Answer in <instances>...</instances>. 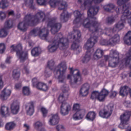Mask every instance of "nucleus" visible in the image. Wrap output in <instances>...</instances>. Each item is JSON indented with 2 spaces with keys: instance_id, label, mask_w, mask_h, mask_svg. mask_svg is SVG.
Returning a JSON list of instances; mask_svg holds the SVG:
<instances>
[{
  "instance_id": "39",
  "label": "nucleus",
  "mask_w": 131,
  "mask_h": 131,
  "mask_svg": "<svg viewBox=\"0 0 131 131\" xmlns=\"http://www.w3.org/2000/svg\"><path fill=\"white\" fill-rule=\"evenodd\" d=\"M101 95H103V96L106 98L109 95V91L105 89H103L100 92H99Z\"/></svg>"
},
{
  "instance_id": "55",
  "label": "nucleus",
  "mask_w": 131,
  "mask_h": 131,
  "mask_svg": "<svg viewBox=\"0 0 131 131\" xmlns=\"http://www.w3.org/2000/svg\"><path fill=\"white\" fill-rule=\"evenodd\" d=\"M14 15V11L12 10L8 12V16H13Z\"/></svg>"
},
{
  "instance_id": "53",
  "label": "nucleus",
  "mask_w": 131,
  "mask_h": 131,
  "mask_svg": "<svg viewBox=\"0 0 131 131\" xmlns=\"http://www.w3.org/2000/svg\"><path fill=\"white\" fill-rule=\"evenodd\" d=\"M6 63H7V64H10V63H11V57H8L7 58Z\"/></svg>"
},
{
  "instance_id": "32",
  "label": "nucleus",
  "mask_w": 131,
  "mask_h": 131,
  "mask_svg": "<svg viewBox=\"0 0 131 131\" xmlns=\"http://www.w3.org/2000/svg\"><path fill=\"white\" fill-rule=\"evenodd\" d=\"M23 93L25 96H28L30 94V90L29 88L27 86H25L23 89Z\"/></svg>"
},
{
  "instance_id": "6",
  "label": "nucleus",
  "mask_w": 131,
  "mask_h": 131,
  "mask_svg": "<svg viewBox=\"0 0 131 131\" xmlns=\"http://www.w3.org/2000/svg\"><path fill=\"white\" fill-rule=\"evenodd\" d=\"M22 45L19 43L17 45H12L10 47V50L11 52H16L17 57L20 60V62H24L25 60L28 59V53L27 51H22Z\"/></svg>"
},
{
  "instance_id": "57",
  "label": "nucleus",
  "mask_w": 131,
  "mask_h": 131,
  "mask_svg": "<svg viewBox=\"0 0 131 131\" xmlns=\"http://www.w3.org/2000/svg\"><path fill=\"white\" fill-rule=\"evenodd\" d=\"M1 68H5V64H2L1 65Z\"/></svg>"
},
{
  "instance_id": "49",
  "label": "nucleus",
  "mask_w": 131,
  "mask_h": 131,
  "mask_svg": "<svg viewBox=\"0 0 131 131\" xmlns=\"http://www.w3.org/2000/svg\"><path fill=\"white\" fill-rule=\"evenodd\" d=\"M37 83H38V80H37V78H34L32 79V84L33 86H36Z\"/></svg>"
},
{
  "instance_id": "5",
  "label": "nucleus",
  "mask_w": 131,
  "mask_h": 131,
  "mask_svg": "<svg viewBox=\"0 0 131 131\" xmlns=\"http://www.w3.org/2000/svg\"><path fill=\"white\" fill-rule=\"evenodd\" d=\"M67 70V65L65 61L59 63L54 70V75L55 77H58V82L63 83L66 81V76L65 73Z\"/></svg>"
},
{
  "instance_id": "25",
  "label": "nucleus",
  "mask_w": 131,
  "mask_h": 131,
  "mask_svg": "<svg viewBox=\"0 0 131 131\" xmlns=\"http://www.w3.org/2000/svg\"><path fill=\"white\" fill-rule=\"evenodd\" d=\"M41 49L38 47L34 48L31 51V55L33 57H37L40 54Z\"/></svg>"
},
{
  "instance_id": "37",
  "label": "nucleus",
  "mask_w": 131,
  "mask_h": 131,
  "mask_svg": "<svg viewBox=\"0 0 131 131\" xmlns=\"http://www.w3.org/2000/svg\"><path fill=\"white\" fill-rule=\"evenodd\" d=\"M51 74L52 72H51V70L49 69L48 68H46L45 72L44 73V76L46 78L50 77Z\"/></svg>"
},
{
  "instance_id": "48",
  "label": "nucleus",
  "mask_w": 131,
  "mask_h": 131,
  "mask_svg": "<svg viewBox=\"0 0 131 131\" xmlns=\"http://www.w3.org/2000/svg\"><path fill=\"white\" fill-rule=\"evenodd\" d=\"M6 17V13L1 11L0 12V19L1 20H4V19H5Z\"/></svg>"
},
{
  "instance_id": "17",
  "label": "nucleus",
  "mask_w": 131,
  "mask_h": 131,
  "mask_svg": "<svg viewBox=\"0 0 131 131\" xmlns=\"http://www.w3.org/2000/svg\"><path fill=\"white\" fill-rule=\"evenodd\" d=\"M104 55V51L101 49H98L93 54L94 60H99L103 57Z\"/></svg>"
},
{
  "instance_id": "2",
  "label": "nucleus",
  "mask_w": 131,
  "mask_h": 131,
  "mask_svg": "<svg viewBox=\"0 0 131 131\" xmlns=\"http://www.w3.org/2000/svg\"><path fill=\"white\" fill-rule=\"evenodd\" d=\"M119 53L116 50H112L110 51V55H104V60L108 61V66L112 68H115L117 66L125 65L128 66L131 70V48L129 52L126 54V58L123 60H119ZM131 77V71L129 74Z\"/></svg>"
},
{
  "instance_id": "23",
  "label": "nucleus",
  "mask_w": 131,
  "mask_h": 131,
  "mask_svg": "<svg viewBox=\"0 0 131 131\" xmlns=\"http://www.w3.org/2000/svg\"><path fill=\"white\" fill-rule=\"evenodd\" d=\"M0 114L2 116H7L9 114V107L5 105L2 106L0 111Z\"/></svg>"
},
{
  "instance_id": "45",
  "label": "nucleus",
  "mask_w": 131,
  "mask_h": 131,
  "mask_svg": "<svg viewBox=\"0 0 131 131\" xmlns=\"http://www.w3.org/2000/svg\"><path fill=\"white\" fill-rule=\"evenodd\" d=\"M23 72L26 74H29L30 73V71H29V68H28L27 66H25L23 69Z\"/></svg>"
},
{
  "instance_id": "35",
  "label": "nucleus",
  "mask_w": 131,
  "mask_h": 131,
  "mask_svg": "<svg viewBox=\"0 0 131 131\" xmlns=\"http://www.w3.org/2000/svg\"><path fill=\"white\" fill-rule=\"evenodd\" d=\"M105 99H106L105 96H104L103 94H101V93L99 92L97 100L99 101V102H104V101H105Z\"/></svg>"
},
{
  "instance_id": "12",
  "label": "nucleus",
  "mask_w": 131,
  "mask_h": 131,
  "mask_svg": "<svg viewBox=\"0 0 131 131\" xmlns=\"http://www.w3.org/2000/svg\"><path fill=\"white\" fill-rule=\"evenodd\" d=\"M111 114H112V110L109 109L107 107L99 112V116L102 118H108L111 116Z\"/></svg>"
},
{
  "instance_id": "19",
  "label": "nucleus",
  "mask_w": 131,
  "mask_h": 131,
  "mask_svg": "<svg viewBox=\"0 0 131 131\" xmlns=\"http://www.w3.org/2000/svg\"><path fill=\"white\" fill-rule=\"evenodd\" d=\"M124 41L126 45L131 46V31H129L124 37Z\"/></svg>"
},
{
  "instance_id": "27",
  "label": "nucleus",
  "mask_w": 131,
  "mask_h": 131,
  "mask_svg": "<svg viewBox=\"0 0 131 131\" xmlns=\"http://www.w3.org/2000/svg\"><path fill=\"white\" fill-rule=\"evenodd\" d=\"M74 35H72V36H73V38L76 40V41H78V39L80 38L81 36V34L80 31L78 30H75V29L74 28Z\"/></svg>"
},
{
  "instance_id": "28",
  "label": "nucleus",
  "mask_w": 131,
  "mask_h": 131,
  "mask_svg": "<svg viewBox=\"0 0 131 131\" xmlns=\"http://www.w3.org/2000/svg\"><path fill=\"white\" fill-rule=\"evenodd\" d=\"M16 126V124L14 122H10L7 123L5 125L6 129L7 130H12Z\"/></svg>"
},
{
  "instance_id": "29",
  "label": "nucleus",
  "mask_w": 131,
  "mask_h": 131,
  "mask_svg": "<svg viewBox=\"0 0 131 131\" xmlns=\"http://www.w3.org/2000/svg\"><path fill=\"white\" fill-rule=\"evenodd\" d=\"M12 76L15 80H17L20 77V70H14L12 74Z\"/></svg>"
},
{
  "instance_id": "31",
  "label": "nucleus",
  "mask_w": 131,
  "mask_h": 131,
  "mask_svg": "<svg viewBox=\"0 0 131 131\" xmlns=\"http://www.w3.org/2000/svg\"><path fill=\"white\" fill-rule=\"evenodd\" d=\"M100 45H102V46H110L111 45V42H110V39H102L100 40Z\"/></svg>"
},
{
  "instance_id": "50",
  "label": "nucleus",
  "mask_w": 131,
  "mask_h": 131,
  "mask_svg": "<svg viewBox=\"0 0 131 131\" xmlns=\"http://www.w3.org/2000/svg\"><path fill=\"white\" fill-rule=\"evenodd\" d=\"M117 95V92L116 91H112L110 94V97L112 98H115Z\"/></svg>"
},
{
  "instance_id": "41",
  "label": "nucleus",
  "mask_w": 131,
  "mask_h": 131,
  "mask_svg": "<svg viewBox=\"0 0 131 131\" xmlns=\"http://www.w3.org/2000/svg\"><path fill=\"white\" fill-rule=\"evenodd\" d=\"M6 50V46L4 43H0V54H3L5 50Z\"/></svg>"
},
{
  "instance_id": "9",
  "label": "nucleus",
  "mask_w": 131,
  "mask_h": 131,
  "mask_svg": "<svg viewBox=\"0 0 131 131\" xmlns=\"http://www.w3.org/2000/svg\"><path fill=\"white\" fill-rule=\"evenodd\" d=\"M70 70L71 74H73L74 75H68L67 79L71 80V81L73 80L75 83H76V82H80V81H81V76H80V74H79V71L78 70L73 71L72 68H70Z\"/></svg>"
},
{
  "instance_id": "38",
  "label": "nucleus",
  "mask_w": 131,
  "mask_h": 131,
  "mask_svg": "<svg viewBox=\"0 0 131 131\" xmlns=\"http://www.w3.org/2000/svg\"><path fill=\"white\" fill-rule=\"evenodd\" d=\"M115 21V17H110L106 19V23L107 24H112V23H114Z\"/></svg>"
},
{
  "instance_id": "44",
  "label": "nucleus",
  "mask_w": 131,
  "mask_h": 131,
  "mask_svg": "<svg viewBox=\"0 0 131 131\" xmlns=\"http://www.w3.org/2000/svg\"><path fill=\"white\" fill-rule=\"evenodd\" d=\"M57 131H65V127L63 125H58L56 126Z\"/></svg>"
},
{
  "instance_id": "52",
  "label": "nucleus",
  "mask_w": 131,
  "mask_h": 131,
  "mask_svg": "<svg viewBox=\"0 0 131 131\" xmlns=\"http://www.w3.org/2000/svg\"><path fill=\"white\" fill-rule=\"evenodd\" d=\"M4 86V82H3V79H2V76H0V90L3 89Z\"/></svg>"
},
{
  "instance_id": "20",
  "label": "nucleus",
  "mask_w": 131,
  "mask_h": 131,
  "mask_svg": "<svg viewBox=\"0 0 131 131\" xmlns=\"http://www.w3.org/2000/svg\"><path fill=\"white\" fill-rule=\"evenodd\" d=\"M38 90H40V91H48L49 90V87L47 85V84L42 83V82H38L36 86Z\"/></svg>"
},
{
  "instance_id": "43",
  "label": "nucleus",
  "mask_w": 131,
  "mask_h": 131,
  "mask_svg": "<svg viewBox=\"0 0 131 131\" xmlns=\"http://www.w3.org/2000/svg\"><path fill=\"white\" fill-rule=\"evenodd\" d=\"M129 0H118L117 4L118 6H122L123 4H125V3H127Z\"/></svg>"
},
{
  "instance_id": "58",
  "label": "nucleus",
  "mask_w": 131,
  "mask_h": 131,
  "mask_svg": "<svg viewBox=\"0 0 131 131\" xmlns=\"http://www.w3.org/2000/svg\"><path fill=\"white\" fill-rule=\"evenodd\" d=\"M29 46H31V45L30 44H29Z\"/></svg>"
},
{
  "instance_id": "3",
  "label": "nucleus",
  "mask_w": 131,
  "mask_h": 131,
  "mask_svg": "<svg viewBox=\"0 0 131 131\" xmlns=\"http://www.w3.org/2000/svg\"><path fill=\"white\" fill-rule=\"evenodd\" d=\"M62 36V34H58L55 36L52 41V45L48 46V50L50 53H54L57 51L58 48L60 50H65L68 48L69 46L68 39L63 38Z\"/></svg>"
},
{
  "instance_id": "1",
  "label": "nucleus",
  "mask_w": 131,
  "mask_h": 131,
  "mask_svg": "<svg viewBox=\"0 0 131 131\" xmlns=\"http://www.w3.org/2000/svg\"><path fill=\"white\" fill-rule=\"evenodd\" d=\"M47 20L48 24L47 28H37L34 29L31 31L30 33L33 36H37L38 35L42 39H47L49 35V28L50 27L51 33L55 34L57 33L62 26L60 23H57V18L53 17L51 18H47L46 14L42 11L38 12L34 17L29 14L25 16L23 21L18 24L17 26L18 29L24 32L27 30L28 25H35L39 22H45Z\"/></svg>"
},
{
  "instance_id": "4",
  "label": "nucleus",
  "mask_w": 131,
  "mask_h": 131,
  "mask_svg": "<svg viewBox=\"0 0 131 131\" xmlns=\"http://www.w3.org/2000/svg\"><path fill=\"white\" fill-rule=\"evenodd\" d=\"M49 5L52 8H55L58 6V10H63V13L60 15V19L61 22L64 23V22H67L68 21V18H69V14L67 11L65 10V9L67 8V3L63 0H50Z\"/></svg>"
},
{
  "instance_id": "56",
  "label": "nucleus",
  "mask_w": 131,
  "mask_h": 131,
  "mask_svg": "<svg viewBox=\"0 0 131 131\" xmlns=\"http://www.w3.org/2000/svg\"><path fill=\"white\" fill-rule=\"evenodd\" d=\"M116 12L117 14H119V12H120L119 8H117L116 9Z\"/></svg>"
},
{
  "instance_id": "11",
  "label": "nucleus",
  "mask_w": 131,
  "mask_h": 131,
  "mask_svg": "<svg viewBox=\"0 0 131 131\" xmlns=\"http://www.w3.org/2000/svg\"><path fill=\"white\" fill-rule=\"evenodd\" d=\"M86 113V111L84 109L80 110L76 112L73 116V118L74 120H80L82 119Z\"/></svg>"
},
{
  "instance_id": "40",
  "label": "nucleus",
  "mask_w": 131,
  "mask_h": 131,
  "mask_svg": "<svg viewBox=\"0 0 131 131\" xmlns=\"http://www.w3.org/2000/svg\"><path fill=\"white\" fill-rule=\"evenodd\" d=\"M40 110L43 117H46L47 115H48V110L42 107L41 108Z\"/></svg>"
},
{
  "instance_id": "16",
  "label": "nucleus",
  "mask_w": 131,
  "mask_h": 131,
  "mask_svg": "<svg viewBox=\"0 0 131 131\" xmlns=\"http://www.w3.org/2000/svg\"><path fill=\"white\" fill-rule=\"evenodd\" d=\"M26 111L28 115L30 116L33 115V113H34V106L33 105V103L31 102L27 103L26 105Z\"/></svg>"
},
{
  "instance_id": "47",
  "label": "nucleus",
  "mask_w": 131,
  "mask_h": 131,
  "mask_svg": "<svg viewBox=\"0 0 131 131\" xmlns=\"http://www.w3.org/2000/svg\"><path fill=\"white\" fill-rule=\"evenodd\" d=\"M78 48H79V45H78V43H75V42H74L72 45V49L73 50H76V49H78Z\"/></svg>"
},
{
  "instance_id": "46",
  "label": "nucleus",
  "mask_w": 131,
  "mask_h": 131,
  "mask_svg": "<svg viewBox=\"0 0 131 131\" xmlns=\"http://www.w3.org/2000/svg\"><path fill=\"white\" fill-rule=\"evenodd\" d=\"M37 3L38 5L40 6H45L47 4L46 0H37Z\"/></svg>"
},
{
  "instance_id": "21",
  "label": "nucleus",
  "mask_w": 131,
  "mask_h": 131,
  "mask_svg": "<svg viewBox=\"0 0 131 131\" xmlns=\"http://www.w3.org/2000/svg\"><path fill=\"white\" fill-rule=\"evenodd\" d=\"M93 52L86 51L84 56L82 59L83 63H88L91 60V57H92V53Z\"/></svg>"
},
{
  "instance_id": "42",
  "label": "nucleus",
  "mask_w": 131,
  "mask_h": 131,
  "mask_svg": "<svg viewBox=\"0 0 131 131\" xmlns=\"http://www.w3.org/2000/svg\"><path fill=\"white\" fill-rule=\"evenodd\" d=\"M61 91H62L63 93H68V91H69V86L67 84H64L61 87Z\"/></svg>"
},
{
  "instance_id": "15",
  "label": "nucleus",
  "mask_w": 131,
  "mask_h": 131,
  "mask_svg": "<svg viewBox=\"0 0 131 131\" xmlns=\"http://www.w3.org/2000/svg\"><path fill=\"white\" fill-rule=\"evenodd\" d=\"M11 94H12V91L10 89L5 88L0 94V98L2 101H5V100H7L8 98L11 96Z\"/></svg>"
},
{
  "instance_id": "10",
  "label": "nucleus",
  "mask_w": 131,
  "mask_h": 131,
  "mask_svg": "<svg viewBox=\"0 0 131 131\" xmlns=\"http://www.w3.org/2000/svg\"><path fill=\"white\" fill-rule=\"evenodd\" d=\"M13 26V21L12 20H7L4 25V28L0 30V37H6L8 35V29L11 28Z\"/></svg>"
},
{
  "instance_id": "51",
  "label": "nucleus",
  "mask_w": 131,
  "mask_h": 131,
  "mask_svg": "<svg viewBox=\"0 0 131 131\" xmlns=\"http://www.w3.org/2000/svg\"><path fill=\"white\" fill-rule=\"evenodd\" d=\"M26 5H29L30 8H32V4H33V0H27L26 2Z\"/></svg>"
},
{
  "instance_id": "22",
  "label": "nucleus",
  "mask_w": 131,
  "mask_h": 131,
  "mask_svg": "<svg viewBox=\"0 0 131 131\" xmlns=\"http://www.w3.org/2000/svg\"><path fill=\"white\" fill-rule=\"evenodd\" d=\"M114 8H115V6L112 4H108L104 6L105 11H106V12H110L111 13L114 12Z\"/></svg>"
},
{
  "instance_id": "33",
  "label": "nucleus",
  "mask_w": 131,
  "mask_h": 131,
  "mask_svg": "<svg viewBox=\"0 0 131 131\" xmlns=\"http://www.w3.org/2000/svg\"><path fill=\"white\" fill-rule=\"evenodd\" d=\"M73 111H79L82 110V108H80V105L78 103H75L73 106Z\"/></svg>"
},
{
  "instance_id": "36",
  "label": "nucleus",
  "mask_w": 131,
  "mask_h": 131,
  "mask_svg": "<svg viewBox=\"0 0 131 131\" xmlns=\"http://www.w3.org/2000/svg\"><path fill=\"white\" fill-rule=\"evenodd\" d=\"M98 95H99L98 91H94L92 92L91 98V99H92V100H95V99H98Z\"/></svg>"
},
{
  "instance_id": "8",
  "label": "nucleus",
  "mask_w": 131,
  "mask_h": 131,
  "mask_svg": "<svg viewBox=\"0 0 131 131\" xmlns=\"http://www.w3.org/2000/svg\"><path fill=\"white\" fill-rule=\"evenodd\" d=\"M99 32L100 33V34H103V33H105V34H107L108 36H110V41L111 42V45H113V43H116L120 40V37L119 36V35L116 34L114 36H112L111 37V34L113 33V31H111V29H105L104 30H102V29L99 28Z\"/></svg>"
},
{
  "instance_id": "34",
  "label": "nucleus",
  "mask_w": 131,
  "mask_h": 131,
  "mask_svg": "<svg viewBox=\"0 0 131 131\" xmlns=\"http://www.w3.org/2000/svg\"><path fill=\"white\" fill-rule=\"evenodd\" d=\"M54 66H55V61H54V60H51L48 62V65H47V68L48 69L52 70L54 68Z\"/></svg>"
},
{
  "instance_id": "24",
  "label": "nucleus",
  "mask_w": 131,
  "mask_h": 131,
  "mask_svg": "<svg viewBox=\"0 0 131 131\" xmlns=\"http://www.w3.org/2000/svg\"><path fill=\"white\" fill-rule=\"evenodd\" d=\"M33 126L35 129L37 130H39V131H46V129L45 128H42L41 129L39 130V128L42 126V123L40 121H36L33 124Z\"/></svg>"
},
{
  "instance_id": "54",
  "label": "nucleus",
  "mask_w": 131,
  "mask_h": 131,
  "mask_svg": "<svg viewBox=\"0 0 131 131\" xmlns=\"http://www.w3.org/2000/svg\"><path fill=\"white\" fill-rule=\"evenodd\" d=\"M21 88V83L16 84L15 85V89L16 90H19Z\"/></svg>"
},
{
  "instance_id": "18",
  "label": "nucleus",
  "mask_w": 131,
  "mask_h": 131,
  "mask_svg": "<svg viewBox=\"0 0 131 131\" xmlns=\"http://www.w3.org/2000/svg\"><path fill=\"white\" fill-rule=\"evenodd\" d=\"M59 123V116L58 115H53L50 118L49 124L50 125H56Z\"/></svg>"
},
{
  "instance_id": "14",
  "label": "nucleus",
  "mask_w": 131,
  "mask_h": 131,
  "mask_svg": "<svg viewBox=\"0 0 131 131\" xmlns=\"http://www.w3.org/2000/svg\"><path fill=\"white\" fill-rule=\"evenodd\" d=\"M20 109V102L18 100H14L11 105V110L13 114H17Z\"/></svg>"
},
{
  "instance_id": "30",
  "label": "nucleus",
  "mask_w": 131,
  "mask_h": 131,
  "mask_svg": "<svg viewBox=\"0 0 131 131\" xmlns=\"http://www.w3.org/2000/svg\"><path fill=\"white\" fill-rule=\"evenodd\" d=\"M9 7V2L7 0H2L0 3V8L1 9H6Z\"/></svg>"
},
{
  "instance_id": "26",
  "label": "nucleus",
  "mask_w": 131,
  "mask_h": 131,
  "mask_svg": "<svg viewBox=\"0 0 131 131\" xmlns=\"http://www.w3.org/2000/svg\"><path fill=\"white\" fill-rule=\"evenodd\" d=\"M86 118L88 120L93 121L96 118V113L94 112H89L86 116Z\"/></svg>"
},
{
  "instance_id": "7",
  "label": "nucleus",
  "mask_w": 131,
  "mask_h": 131,
  "mask_svg": "<svg viewBox=\"0 0 131 131\" xmlns=\"http://www.w3.org/2000/svg\"><path fill=\"white\" fill-rule=\"evenodd\" d=\"M58 100L60 102H61L60 106V113L61 115L63 116L67 115L69 113V111L71 110V105L66 102L67 97H66L65 94L62 93L59 95Z\"/></svg>"
},
{
  "instance_id": "13",
  "label": "nucleus",
  "mask_w": 131,
  "mask_h": 131,
  "mask_svg": "<svg viewBox=\"0 0 131 131\" xmlns=\"http://www.w3.org/2000/svg\"><path fill=\"white\" fill-rule=\"evenodd\" d=\"M90 85L88 83L84 84L80 89V96L82 97H86L90 92Z\"/></svg>"
}]
</instances>
